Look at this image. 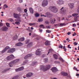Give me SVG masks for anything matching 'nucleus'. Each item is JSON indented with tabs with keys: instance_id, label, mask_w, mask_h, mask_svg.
Instances as JSON below:
<instances>
[{
	"instance_id": "c03bdc74",
	"label": "nucleus",
	"mask_w": 79,
	"mask_h": 79,
	"mask_svg": "<svg viewBox=\"0 0 79 79\" xmlns=\"http://www.w3.org/2000/svg\"><path fill=\"white\" fill-rule=\"evenodd\" d=\"M45 23L46 24H49V22H48L47 21H46L45 22Z\"/></svg>"
},
{
	"instance_id": "4c0bfd02",
	"label": "nucleus",
	"mask_w": 79,
	"mask_h": 79,
	"mask_svg": "<svg viewBox=\"0 0 79 79\" xmlns=\"http://www.w3.org/2000/svg\"><path fill=\"white\" fill-rule=\"evenodd\" d=\"M44 62H45V63H47V62H48V59H47V58L44 59Z\"/></svg>"
},
{
	"instance_id": "37998d69",
	"label": "nucleus",
	"mask_w": 79,
	"mask_h": 79,
	"mask_svg": "<svg viewBox=\"0 0 79 79\" xmlns=\"http://www.w3.org/2000/svg\"><path fill=\"white\" fill-rule=\"evenodd\" d=\"M59 48H62L63 46H62L61 44H60V45L59 46Z\"/></svg>"
},
{
	"instance_id": "20e7f679",
	"label": "nucleus",
	"mask_w": 79,
	"mask_h": 79,
	"mask_svg": "<svg viewBox=\"0 0 79 79\" xmlns=\"http://www.w3.org/2000/svg\"><path fill=\"white\" fill-rule=\"evenodd\" d=\"M30 40H27L25 41V44H28L27 45V47H31V45H32L33 43L32 42H31L30 43Z\"/></svg>"
},
{
	"instance_id": "2eb2a0df",
	"label": "nucleus",
	"mask_w": 79,
	"mask_h": 79,
	"mask_svg": "<svg viewBox=\"0 0 79 79\" xmlns=\"http://www.w3.org/2000/svg\"><path fill=\"white\" fill-rule=\"evenodd\" d=\"M57 4H58V5H63V4H64V2L62 1L61 0H59L57 2Z\"/></svg>"
},
{
	"instance_id": "bb28decb",
	"label": "nucleus",
	"mask_w": 79,
	"mask_h": 79,
	"mask_svg": "<svg viewBox=\"0 0 79 79\" xmlns=\"http://www.w3.org/2000/svg\"><path fill=\"white\" fill-rule=\"evenodd\" d=\"M64 8V7H62L61 9H60L61 10H62V13L63 14L66 11V10L65 9H64L63 10V9Z\"/></svg>"
},
{
	"instance_id": "6e6d98bb",
	"label": "nucleus",
	"mask_w": 79,
	"mask_h": 79,
	"mask_svg": "<svg viewBox=\"0 0 79 79\" xmlns=\"http://www.w3.org/2000/svg\"><path fill=\"white\" fill-rule=\"evenodd\" d=\"M4 6L5 8H7L8 7V6H7L5 4L4 5Z\"/></svg>"
},
{
	"instance_id": "393cba45",
	"label": "nucleus",
	"mask_w": 79,
	"mask_h": 79,
	"mask_svg": "<svg viewBox=\"0 0 79 79\" xmlns=\"http://www.w3.org/2000/svg\"><path fill=\"white\" fill-rule=\"evenodd\" d=\"M18 40L19 41V42H22L23 41H24V38H21L20 39H19Z\"/></svg>"
},
{
	"instance_id": "1a4fd4ad",
	"label": "nucleus",
	"mask_w": 79,
	"mask_h": 79,
	"mask_svg": "<svg viewBox=\"0 0 79 79\" xmlns=\"http://www.w3.org/2000/svg\"><path fill=\"white\" fill-rule=\"evenodd\" d=\"M74 4L73 3H69L68 4V6H69V7L71 8V9H72L74 7Z\"/></svg>"
},
{
	"instance_id": "f03ea898",
	"label": "nucleus",
	"mask_w": 79,
	"mask_h": 79,
	"mask_svg": "<svg viewBox=\"0 0 79 79\" xmlns=\"http://www.w3.org/2000/svg\"><path fill=\"white\" fill-rule=\"evenodd\" d=\"M41 69H42L44 71H46L49 69L50 68V65L48 64L46 66L45 68H44L43 66H41Z\"/></svg>"
},
{
	"instance_id": "052dcab7",
	"label": "nucleus",
	"mask_w": 79,
	"mask_h": 79,
	"mask_svg": "<svg viewBox=\"0 0 79 79\" xmlns=\"http://www.w3.org/2000/svg\"><path fill=\"white\" fill-rule=\"evenodd\" d=\"M20 3H22L23 2V0H19Z\"/></svg>"
},
{
	"instance_id": "680f3d73",
	"label": "nucleus",
	"mask_w": 79,
	"mask_h": 79,
	"mask_svg": "<svg viewBox=\"0 0 79 79\" xmlns=\"http://www.w3.org/2000/svg\"><path fill=\"white\" fill-rule=\"evenodd\" d=\"M69 18H72V15H69L68 16Z\"/></svg>"
},
{
	"instance_id": "e2e57ef3",
	"label": "nucleus",
	"mask_w": 79,
	"mask_h": 79,
	"mask_svg": "<svg viewBox=\"0 0 79 79\" xmlns=\"http://www.w3.org/2000/svg\"><path fill=\"white\" fill-rule=\"evenodd\" d=\"M45 56V55L43 54V55H42V57H44Z\"/></svg>"
},
{
	"instance_id": "e433bc0d",
	"label": "nucleus",
	"mask_w": 79,
	"mask_h": 79,
	"mask_svg": "<svg viewBox=\"0 0 79 79\" xmlns=\"http://www.w3.org/2000/svg\"><path fill=\"white\" fill-rule=\"evenodd\" d=\"M35 17H39V16H40V15H39V14L38 13H36L35 14Z\"/></svg>"
},
{
	"instance_id": "c9c22d12",
	"label": "nucleus",
	"mask_w": 79,
	"mask_h": 79,
	"mask_svg": "<svg viewBox=\"0 0 79 79\" xmlns=\"http://www.w3.org/2000/svg\"><path fill=\"white\" fill-rule=\"evenodd\" d=\"M15 23L16 24H17V25H19L20 24V23L18 21L16 22Z\"/></svg>"
},
{
	"instance_id": "7ed1b4c3",
	"label": "nucleus",
	"mask_w": 79,
	"mask_h": 79,
	"mask_svg": "<svg viewBox=\"0 0 79 79\" xmlns=\"http://www.w3.org/2000/svg\"><path fill=\"white\" fill-rule=\"evenodd\" d=\"M48 2V0H44L42 2V6L44 7L47 6Z\"/></svg>"
},
{
	"instance_id": "4468645a",
	"label": "nucleus",
	"mask_w": 79,
	"mask_h": 79,
	"mask_svg": "<svg viewBox=\"0 0 79 79\" xmlns=\"http://www.w3.org/2000/svg\"><path fill=\"white\" fill-rule=\"evenodd\" d=\"M17 10L19 13H23V9L21 8V7H18Z\"/></svg>"
},
{
	"instance_id": "09e8293b",
	"label": "nucleus",
	"mask_w": 79,
	"mask_h": 79,
	"mask_svg": "<svg viewBox=\"0 0 79 79\" xmlns=\"http://www.w3.org/2000/svg\"><path fill=\"white\" fill-rule=\"evenodd\" d=\"M67 35H69L70 34H71V32H69L68 33H67Z\"/></svg>"
},
{
	"instance_id": "3c124183",
	"label": "nucleus",
	"mask_w": 79,
	"mask_h": 79,
	"mask_svg": "<svg viewBox=\"0 0 79 79\" xmlns=\"http://www.w3.org/2000/svg\"><path fill=\"white\" fill-rule=\"evenodd\" d=\"M75 35H76V33L75 32H74V34H73V36H75Z\"/></svg>"
},
{
	"instance_id": "7c9ffc66",
	"label": "nucleus",
	"mask_w": 79,
	"mask_h": 79,
	"mask_svg": "<svg viewBox=\"0 0 79 79\" xmlns=\"http://www.w3.org/2000/svg\"><path fill=\"white\" fill-rule=\"evenodd\" d=\"M38 21L40 22H42L43 21V18H40L38 19Z\"/></svg>"
},
{
	"instance_id": "774afa93",
	"label": "nucleus",
	"mask_w": 79,
	"mask_h": 79,
	"mask_svg": "<svg viewBox=\"0 0 79 79\" xmlns=\"http://www.w3.org/2000/svg\"><path fill=\"white\" fill-rule=\"evenodd\" d=\"M77 11L78 13H79V9H78L77 10Z\"/></svg>"
},
{
	"instance_id": "2f4dec72",
	"label": "nucleus",
	"mask_w": 79,
	"mask_h": 79,
	"mask_svg": "<svg viewBox=\"0 0 79 79\" xmlns=\"http://www.w3.org/2000/svg\"><path fill=\"white\" fill-rule=\"evenodd\" d=\"M18 39V36L17 35H15L13 38V40H16Z\"/></svg>"
},
{
	"instance_id": "a19ab883",
	"label": "nucleus",
	"mask_w": 79,
	"mask_h": 79,
	"mask_svg": "<svg viewBox=\"0 0 79 79\" xmlns=\"http://www.w3.org/2000/svg\"><path fill=\"white\" fill-rule=\"evenodd\" d=\"M40 27H41V28H43V29H44V25H41L40 26Z\"/></svg>"
},
{
	"instance_id": "c85d7f7f",
	"label": "nucleus",
	"mask_w": 79,
	"mask_h": 79,
	"mask_svg": "<svg viewBox=\"0 0 79 79\" xmlns=\"http://www.w3.org/2000/svg\"><path fill=\"white\" fill-rule=\"evenodd\" d=\"M45 45H50V42L48 41H46L45 42Z\"/></svg>"
},
{
	"instance_id": "cd10ccee",
	"label": "nucleus",
	"mask_w": 79,
	"mask_h": 79,
	"mask_svg": "<svg viewBox=\"0 0 79 79\" xmlns=\"http://www.w3.org/2000/svg\"><path fill=\"white\" fill-rule=\"evenodd\" d=\"M10 68H9L8 69H6L4 70L3 71H2V73H6V71H8L10 70Z\"/></svg>"
},
{
	"instance_id": "f257e3e1",
	"label": "nucleus",
	"mask_w": 79,
	"mask_h": 79,
	"mask_svg": "<svg viewBox=\"0 0 79 79\" xmlns=\"http://www.w3.org/2000/svg\"><path fill=\"white\" fill-rule=\"evenodd\" d=\"M49 9L51 11L53 12V13H57L58 12V9L55 6H50Z\"/></svg>"
},
{
	"instance_id": "9b49d317",
	"label": "nucleus",
	"mask_w": 79,
	"mask_h": 79,
	"mask_svg": "<svg viewBox=\"0 0 79 79\" xmlns=\"http://www.w3.org/2000/svg\"><path fill=\"white\" fill-rule=\"evenodd\" d=\"M21 16V14H16L15 13L14 14V16L15 18H17L19 16Z\"/></svg>"
},
{
	"instance_id": "473e14b6",
	"label": "nucleus",
	"mask_w": 79,
	"mask_h": 79,
	"mask_svg": "<svg viewBox=\"0 0 79 79\" xmlns=\"http://www.w3.org/2000/svg\"><path fill=\"white\" fill-rule=\"evenodd\" d=\"M55 59H58V56L56 54H54L53 55Z\"/></svg>"
},
{
	"instance_id": "412c9836",
	"label": "nucleus",
	"mask_w": 79,
	"mask_h": 79,
	"mask_svg": "<svg viewBox=\"0 0 79 79\" xmlns=\"http://www.w3.org/2000/svg\"><path fill=\"white\" fill-rule=\"evenodd\" d=\"M68 73L66 72H63L61 73V75L65 76H68Z\"/></svg>"
},
{
	"instance_id": "0eeeda50",
	"label": "nucleus",
	"mask_w": 79,
	"mask_h": 79,
	"mask_svg": "<svg viewBox=\"0 0 79 79\" xmlns=\"http://www.w3.org/2000/svg\"><path fill=\"white\" fill-rule=\"evenodd\" d=\"M36 55H41V50L40 49H38L36 52Z\"/></svg>"
},
{
	"instance_id": "de8ad7c7",
	"label": "nucleus",
	"mask_w": 79,
	"mask_h": 79,
	"mask_svg": "<svg viewBox=\"0 0 79 79\" xmlns=\"http://www.w3.org/2000/svg\"><path fill=\"white\" fill-rule=\"evenodd\" d=\"M64 25V23H60V27L61 26H63Z\"/></svg>"
},
{
	"instance_id": "5fc2aeb1",
	"label": "nucleus",
	"mask_w": 79,
	"mask_h": 79,
	"mask_svg": "<svg viewBox=\"0 0 79 79\" xmlns=\"http://www.w3.org/2000/svg\"><path fill=\"white\" fill-rule=\"evenodd\" d=\"M47 27L48 29H50V28H51V27H50V26H47Z\"/></svg>"
},
{
	"instance_id": "dca6fc26",
	"label": "nucleus",
	"mask_w": 79,
	"mask_h": 79,
	"mask_svg": "<svg viewBox=\"0 0 79 79\" xmlns=\"http://www.w3.org/2000/svg\"><path fill=\"white\" fill-rule=\"evenodd\" d=\"M32 75H33V74L32 73H29L27 74L26 76L27 77H30Z\"/></svg>"
},
{
	"instance_id": "58836bf2",
	"label": "nucleus",
	"mask_w": 79,
	"mask_h": 79,
	"mask_svg": "<svg viewBox=\"0 0 79 79\" xmlns=\"http://www.w3.org/2000/svg\"><path fill=\"white\" fill-rule=\"evenodd\" d=\"M6 25L7 26V27H10V23H6Z\"/></svg>"
},
{
	"instance_id": "b1692460",
	"label": "nucleus",
	"mask_w": 79,
	"mask_h": 79,
	"mask_svg": "<svg viewBox=\"0 0 79 79\" xmlns=\"http://www.w3.org/2000/svg\"><path fill=\"white\" fill-rule=\"evenodd\" d=\"M13 64H15L13 61H11V62L9 64V65L10 67H11V66H13Z\"/></svg>"
},
{
	"instance_id": "5701e85b",
	"label": "nucleus",
	"mask_w": 79,
	"mask_h": 79,
	"mask_svg": "<svg viewBox=\"0 0 79 79\" xmlns=\"http://www.w3.org/2000/svg\"><path fill=\"white\" fill-rule=\"evenodd\" d=\"M51 23H52V24H54L55 23V22L56 21V20L55 19H50Z\"/></svg>"
},
{
	"instance_id": "f704fd0d",
	"label": "nucleus",
	"mask_w": 79,
	"mask_h": 79,
	"mask_svg": "<svg viewBox=\"0 0 79 79\" xmlns=\"http://www.w3.org/2000/svg\"><path fill=\"white\" fill-rule=\"evenodd\" d=\"M18 76H16L13 77L12 79H18Z\"/></svg>"
},
{
	"instance_id": "8fccbe9b",
	"label": "nucleus",
	"mask_w": 79,
	"mask_h": 79,
	"mask_svg": "<svg viewBox=\"0 0 79 79\" xmlns=\"http://www.w3.org/2000/svg\"><path fill=\"white\" fill-rule=\"evenodd\" d=\"M9 21L11 22H13V20L12 19H9Z\"/></svg>"
},
{
	"instance_id": "4d7b16f0",
	"label": "nucleus",
	"mask_w": 79,
	"mask_h": 79,
	"mask_svg": "<svg viewBox=\"0 0 79 79\" xmlns=\"http://www.w3.org/2000/svg\"><path fill=\"white\" fill-rule=\"evenodd\" d=\"M70 46V44H69L68 45V47L69 48H71V47H69Z\"/></svg>"
},
{
	"instance_id": "a878e982",
	"label": "nucleus",
	"mask_w": 79,
	"mask_h": 79,
	"mask_svg": "<svg viewBox=\"0 0 79 79\" xmlns=\"http://www.w3.org/2000/svg\"><path fill=\"white\" fill-rule=\"evenodd\" d=\"M17 19H15V21H18L19 22H21V20L20 17H19Z\"/></svg>"
},
{
	"instance_id": "39448f33",
	"label": "nucleus",
	"mask_w": 79,
	"mask_h": 79,
	"mask_svg": "<svg viewBox=\"0 0 79 79\" xmlns=\"http://www.w3.org/2000/svg\"><path fill=\"white\" fill-rule=\"evenodd\" d=\"M78 15L79 14L77 13H74L72 14V16L74 17V20L75 21L77 22V18L78 17L77 15Z\"/></svg>"
},
{
	"instance_id": "c756f323",
	"label": "nucleus",
	"mask_w": 79,
	"mask_h": 79,
	"mask_svg": "<svg viewBox=\"0 0 79 79\" xmlns=\"http://www.w3.org/2000/svg\"><path fill=\"white\" fill-rule=\"evenodd\" d=\"M37 64V62H33L31 64V66H34L35 65V64Z\"/></svg>"
},
{
	"instance_id": "69168bd1",
	"label": "nucleus",
	"mask_w": 79,
	"mask_h": 79,
	"mask_svg": "<svg viewBox=\"0 0 79 79\" xmlns=\"http://www.w3.org/2000/svg\"><path fill=\"white\" fill-rule=\"evenodd\" d=\"M75 69H76V71H79V70L78 69H77V68H75Z\"/></svg>"
},
{
	"instance_id": "72a5a7b5",
	"label": "nucleus",
	"mask_w": 79,
	"mask_h": 79,
	"mask_svg": "<svg viewBox=\"0 0 79 79\" xmlns=\"http://www.w3.org/2000/svg\"><path fill=\"white\" fill-rule=\"evenodd\" d=\"M46 15L47 16H49L50 15H52V14L50 13V12H47L46 13Z\"/></svg>"
},
{
	"instance_id": "ddd939ff",
	"label": "nucleus",
	"mask_w": 79,
	"mask_h": 79,
	"mask_svg": "<svg viewBox=\"0 0 79 79\" xmlns=\"http://www.w3.org/2000/svg\"><path fill=\"white\" fill-rule=\"evenodd\" d=\"M23 69H24V67H22L16 69L15 71L18 72V71H22V70H23Z\"/></svg>"
},
{
	"instance_id": "6e6552de",
	"label": "nucleus",
	"mask_w": 79,
	"mask_h": 79,
	"mask_svg": "<svg viewBox=\"0 0 79 79\" xmlns=\"http://www.w3.org/2000/svg\"><path fill=\"white\" fill-rule=\"evenodd\" d=\"M10 48L9 46H7L2 51L1 53L3 54V53H5L7 50H9Z\"/></svg>"
},
{
	"instance_id": "f3484780",
	"label": "nucleus",
	"mask_w": 79,
	"mask_h": 79,
	"mask_svg": "<svg viewBox=\"0 0 79 79\" xmlns=\"http://www.w3.org/2000/svg\"><path fill=\"white\" fill-rule=\"evenodd\" d=\"M8 27H3L2 28V30L3 31H8Z\"/></svg>"
},
{
	"instance_id": "ea45409f",
	"label": "nucleus",
	"mask_w": 79,
	"mask_h": 79,
	"mask_svg": "<svg viewBox=\"0 0 79 79\" xmlns=\"http://www.w3.org/2000/svg\"><path fill=\"white\" fill-rule=\"evenodd\" d=\"M59 60H60L62 62H63V61H64L63 59L61 57L59 58Z\"/></svg>"
},
{
	"instance_id": "603ef678",
	"label": "nucleus",
	"mask_w": 79,
	"mask_h": 79,
	"mask_svg": "<svg viewBox=\"0 0 79 79\" xmlns=\"http://www.w3.org/2000/svg\"><path fill=\"white\" fill-rule=\"evenodd\" d=\"M40 32L42 33V29L40 28Z\"/></svg>"
},
{
	"instance_id": "a211bd4d",
	"label": "nucleus",
	"mask_w": 79,
	"mask_h": 79,
	"mask_svg": "<svg viewBox=\"0 0 79 79\" xmlns=\"http://www.w3.org/2000/svg\"><path fill=\"white\" fill-rule=\"evenodd\" d=\"M31 56H32V54H29L25 56L24 58V59H27L29 57H31Z\"/></svg>"
},
{
	"instance_id": "f8f14e48",
	"label": "nucleus",
	"mask_w": 79,
	"mask_h": 79,
	"mask_svg": "<svg viewBox=\"0 0 79 79\" xmlns=\"http://www.w3.org/2000/svg\"><path fill=\"white\" fill-rule=\"evenodd\" d=\"M15 48L10 49L8 51L7 53H13V52L15 51Z\"/></svg>"
},
{
	"instance_id": "338daca9",
	"label": "nucleus",
	"mask_w": 79,
	"mask_h": 79,
	"mask_svg": "<svg viewBox=\"0 0 79 79\" xmlns=\"http://www.w3.org/2000/svg\"><path fill=\"white\" fill-rule=\"evenodd\" d=\"M2 26V23H0V26Z\"/></svg>"
},
{
	"instance_id": "49530a36",
	"label": "nucleus",
	"mask_w": 79,
	"mask_h": 79,
	"mask_svg": "<svg viewBox=\"0 0 79 79\" xmlns=\"http://www.w3.org/2000/svg\"><path fill=\"white\" fill-rule=\"evenodd\" d=\"M63 49L64 50V51H66V47L65 46H64L63 47Z\"/></svg>"
},
{
	"instance_id": "a18cd8bd",
	"label": "nucleus",
	"mask_w": 79,
	"mask_h": 79,
	"mask_svg": "<svg viewBox=\"0 0 79 79\" xmlns=\"http://www.w3.org/2000/svg\"><path fill=\"white\" fill-rule=\"evenodd\" d=\"M46 32H47L48 33H50L51 32V31L48 30H47L46 31Z\"/></svg>"
},
{
	"instance_id": "13d9d810",
	"label": "nucleus",
	"mask_w": 79,
	"mask_h": 79,
	"mask_svg": "<svg viewBox=\"0 0 79 79\" xmlns=\"http://www.w3.org/2000/svg\"><path fill=\"white\" fill-rule=\"evenodd\" d=\"M74 44H75V45H77V43H76V42H75L74 43Z\"/></svg>"
},
{
	"instance_id": "0e129e2a",
	"label": "nucleus",
	"mask_w": 79,
	"mask_h": 79,
	"mask_svg": "<svg viewBox=\"0 0 79 79\" xmlns=\"http://www.w3.org/2000/svg\"><path fill=\"white\" fill-rule=\"evenodd\" d=\"M29 25L30 26H32V23H30L29 24Z\"/></svg>"
},
{
	"instance_id": "9d476101",
	"label": "nucleus",
	"mask_w": 79,
	"mask_h": 79,
	"mask_svg": "<svg viewBox=\"0 0 79 79\" xmlns=\"http://www.w3.org/2000/svg\"><path fill=\"white\" fill-rule=\"evenodd\" d=\"M51 70L52 71L53 73H56V72L58 71V69L56 67H53L51 69Z\"/></svg>"
},
{
	"instance_id": "4be33fe9",
	"label": "nucleus",
	"mask_w": 79,
	"mask_h": 79,
	"mask_svg": "<svg viewBox=\"0 0 79 79\" xmlns=\"http://www.w3.org/2000/svg\"><path fill=\"white\" fill-rule=\"evenodd\" d=\"M23 45V44L21 42H19L15 44L16 46H22V45Z\"/></svg>"
},
{
	"instance_id": "864d4df0",
	"label": "nucleus",
	"mask_w": 79,
	"mask_h": 79,
	"mask_svg": "<svg viewBox=\"0 0 79 79\" xmlns=\"http://www.w3.org/2000/svg\"><path fill=\"white\" fill-rule=\"evenodd\" d=\"M27 11V9H25V10H24V12H25V13H26Z\"/></svg>"
},
{
	"instance_id": "aec40b11",
	"label": "nucleus",
	"mask_w": 79,
	"mask_h": 79,
	"mask_svg": "<svg viewBox=\"0 0 79 79\" xmlns=\"http://www.w3.org/2000/svg\"><path fill=\"white\" fill-rule=\"evenodd\" d=\"M29 10L30 12V13H31V14H33L34 13V10H33L32 8L31 7L30 8H29Z\"/></svg>"
},
{
	"instance_id": "79ce46f5",
	"label": "nucleus",
	"mask_w": 79,
	"mask_h": 79,
	"mask_svg": "<svg viewBox=\"0 0 79 79\" xmlns=\"http://www.w3.org/2000/svg\"><path fill=\"white\" fill-rule=\"evenodd\" d=\"M52 49H49V52H48V54H47V55H48V54H49L50 53V51H52Z\"/></svg>"
},
{
	"instance_id": "6ab92c4d",
	"label": "nucleus",
	"mask_w": 79,
	"mask_h": 79,
	"mask_svg": "<svg viewBox=\"0 0 79 79\" xmlns=\"http://www.w3.org/2000/svg\"><path fill=\"white\" fill-rule=\"evenodd\" d=\"M13 61L14 64H16V63H19V59H17Z\"/></svg>"
},
{
	"instance_id": "423d86ee",
	"label": "nucleus",
	"mask_w": 79,
	"mask_h": 79,
	"mask_svg": "<svg viewBox=\"0 0 79 79\" xmlns=\"http://www.w3.org/2000/svg\"><path fill=\"white\" fill-rule=\"evenodd\" d=\"M14 58H15V56H13V55L12 54H11L9 56H8L7 57V59L8 60H12V59H13Z\"/></svg>"
},
{
	"instance_id": "bf43d9fd",
	"label": "nucleus",
	"mask_w": 79,
	"mask_h": 79,
	"mask_svg": "<svg viewBox=\"0 0 79 79\" xmlns=\"http://www.w3.org/2000/svg\"><path fill=\"white\" fill-rule=\"evenodd\" d=\"M73 27H76V24H73Z\"/></svg>"
}]
</instances>
